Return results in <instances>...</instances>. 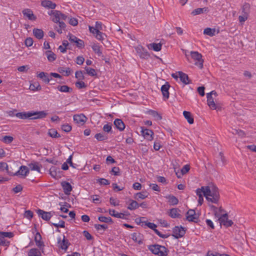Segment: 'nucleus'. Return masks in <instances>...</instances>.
<instances>
[{
    "label": "nucleus",
    "mask_w": 256,
    "mask_h": 256,
    "mask_svg": "<svg viewBox=\"0 0 256 256\" xmlns=\"http://www.w3.org/2000/svg\"><path fill=\"white\" fill-rule=\"evenodd\" d=\"M45 54L48 58V60L49 62H53L55 60L56 58V56L55 54H54L51 50H48L46 52Z\"/></svg>",
    "instance_id": "nucleus-33"
},
{
    "label": "nucleus",
    "mask_w": 256,
    "mask_h": 256,
    "mask_svg": "<svg viewBox=\"0 0 256 256\" xmlns=\"http://www.w3.org/2000/svg\"><path fill=\"white\" fill-rule=\"evenodd\" d=\"M223 212L225 211L222 209V206H219V204H214L209 203V214H213L216 221H218L220 218Z\"/></svg>",
    "instance_id": "nucleus-5"
},
{
    "label": "nucleus",
    "mask_w": 256,
    "mask_h": 256,
    "mask_svg": "<svg viewBox=\"0 0 256 256\" xmlns=\"http://www.w3.org/2000/svg\"><path fill=\"white\" fill-rule=\"evenodd\" d=\"M24 16L27 18L29 20H35L36 19V16L34 15L32 10L30 9H24L22 12Z\"/></svg>",
    "instance_id": "nucleus-15"
},
{
    "label": "nucleus",
    "mask_w": 256,
    "mask_h": 256,
    "mask_svg": "<svg viewBox=\"0 0 256 256\" xmlns=\"http://www.w3.org/2000/svg\"><path fill=\"white\" fill-rule=\"evenodd\" d=\"M234 134H238L240 136H244V131L240 130L234 129L232 132Z\"/></svg>",
    "instance_id": "nucleus-60"
},
{
    "label": "nucleus",
    "mask_w": 256,
    "mask_h": 256,
    "mask_svg": "<svg viewBox=\"0 0 256 256\" xmlns=\"http://www.w3.org/2000/svg\"><path fill=\"white\" fill-rule=\"evenodd\" d=\"M180 210L177 208H172L170 210L169 216L174 218H181V215L179 213Z\"/></svg>",
    "instance_id": "nucleus-24"
},
{
    "label": "nucleus",
    "mask_w": 256,
    "mask_h": 256,
    "mask_svg": "<svg viewBox=\"0 0 256 256\" xmlns=\"http://www.w3.org/2000/svg\"><path fill=\"white\" fill-rule=\"evenodd\" d=\"M58 240V242L60 244L61 248L62 250H66L70 244L68 240H66L65 236H64V238L62 242L60 238H59Z\"/></svg>",
    "instance_id": "nucleus-21"
},
{
    "label": "nucleus",
    "mask_w": 256,
    "mask_h": 256,
    "mask_svg": "<svg viewBox=\"0 0 256 256\" xmlns=\"http://www.w3.org/2000/svg\"><path fill=\"white\" fill-rule=\"evenodd\" d=\"M148 248L152 254L159 256H166L168 252L165 246L157 244L150 245Z\"/></svg>",
    "instance_id": "nucleus-3"
},
{
    "label": "nucleus",
    "mask_w": 256,
    "mask_h": 256,
    "mask_svg": "<svg viewBox=\"0 0 256 256\" xmlns=\"http://www.w3.org/2000/svg\"><path fill=\"white\" fill-rule=\"evenodd\" d=\"M144 225L148 226L150 229L154 230V229L156 228V225L154 223L150 222H144Z\"/></svg>",
    "instance_id": "nucleus-61"
},
{
    "label": "nucleus",
    "mask_w": 256,
    "mask_h": 256,
    "mask_svg": "<svg viewBox=\"0 0 256 256\" xmlns=\"http://www.w3.org/2000/svg\"><path fill=\"white\" fill-rule=\"evenodd\" d=\"M48 113L44 110L42 111H28L18 112L16 116L22 120H35L45 118Z\"/></svg>",
    "instance_id": "nucleus-1"
},
{
    "label": "nucleus",
    "mask_w": 256,
    "mask_h": 256,
    "mask_svg": "<svg viewBox=\"0 0 256 256\" xmlns=\"http://www.w3.org/2000/svg\"><path fill=\"white\" fill-rule=\"evenodd\" d=\"M41 5L48 9H54L56 7V4L49 0H44L41 2Z\"/></svg>",
    "instance_id": "nucleus-19"
},
{
    "label": "nucleus",
    "mask_w": 256,
    "mask_h": 256,
    "mask_svg": "<svg viewBox=\"0 0 256 256\" xmlns=\"http://www.w3.org/2000/svg\"><path fill=\"white\" fill-rule=\"evenodd\" d=\"M91 198H92L93 202L95 204H100V196L98 195H92L91 196Z\"/></svg>",
    "instance_id": "nucleus-59"
},
{
    "label": "nucleus",
    "mask_w": 256,
    "mask_h": 256,
    "mask_svg": "<svg viewBox=\"0 0 256 256\" xmlns=\"http://www.w3.org/2000/svg\"><path fill=\"white\" fill-rule=\"evenodd\" d=\"M114 124L120 131H123L125 128V124L120 119H116L114 122Z\"/></svg>",
    "instance_id": "nucleus-20"
},
{
    "label": "nucleus",
    "mask_w": 256,
    "mask_h": 256,
    "mask_svg": "<svg viewBox=\"0 0 256 256\" xmlns=\"http://www.w3.org/2000/svg\"><path fill=\"white\" fill-rule=\"evenodd\" d=\"M109 214L112 216H113L117 218H122V219H126V218L125 217V216L128 215V214H126L124 213L116 212L114 210H110Z\"/></svg>",
    "instance_id": "nucleus-23"
},
{
    "label": "nucleus",
    "mask_w": 256,
    "mask_h": 256,
    "mask_svg": "<svg viewBox=\"0 0 256 256\" xmlns=\"http://www.w3.org/2000/svg\"><path fill=\"white\" fill-rule=\"evenodd\" d=\"M128 202L129 204L127 208L130 210H134L139 207V204L136 200L130 199Z\"/></svg>",
    "instance_id": "nucleus-27"
},
{
    "label": "nucleus",
    "mask_w": 256,
    "mask_h": 256,
    "mask_svg": "<svg viewBox=\"0 0 256 256\" xmlns=\"http://www.w3.org/2000/svg\"><path fill=\"white\" fill-rule=\"evenodd\" d=\"M162 44L160 43H152L148 46L149 49H152L156 52H159L162 48Z\"/></svg>",
    "instance_id": "nucleus-29"
},
{
    "label": "nucleus",
    "mask_w": 256,
    "mask_h": 256,
    "mask_svg": "<svg viewBox=\"0 0 256 256\" xmlns=\"http://www.w3.org/2000/svg\"><path fill=\"white\" fill-rule=\"evenodd\" d=\"M28 256H41V252L36 248H31L28 253Z\"/></svg>",
    "instance_id": "nucleus-35"
},
{
    "label": "nucleus",
    "mask_w": 256,
    "mask_h": 256,
    "mask_svg": "<svg viewBox=\"0 0 256 256\" xmlns=\"http://www.w3.org/2000/svg\"><path fill=\"white\" fill-rule=\"evenodd\" d=\"M58 72L61 74H64L66 76H68L72 72L71 69L70 68H64L63 67H60L58 68Z\"/></svg>",
    "instance_id": "nucleus-37"
},
{
    "label": "nucleus",
    "mask_w": 256,
    "mask_h": 256,
    "mask_svg": "<svg viewBox=\"0 0 256 256\" xmlns=\"http://www.w3.org/2000/svg\"><path fill=\"white\" fill-rule=\"evenodd\" d=\"M75 76L76 78H78L80 80H82L84 78L82 72L81 70L76 71L75 74Z\"/></svg>",
    "instance_id": "nucleus-63"
},
{
    "label": "nucleus",
    "mask_w": 256,
    "mask_h": 256,
    "mask_svg": "<svg viewBox=\"0 0 256 256\" xmlns=\"http://www.w3.org/2000/svg\"><path fill=\"white\" fill-rule=\"evenodd\" d=\"M86 117L84 114H75L74 116V120L77 124H83L86 122Z\"/></svg>",
    "instance_id": "nucleus-18"
},
{
    "label": "nucleus",
    "mask_w": 256,
    "mask_h": 256,
    "mask_svg": "<svg viewBox=\"0 0 256 256\" xmlns=\"http://www.w3.org/2000/svg\"><path fill=\"white\" fill-rule=\"evenodd\" d=\"M76 86L79 89L85 88L86 86L83 81H78L76 82Z\"/></svg>",
    "instance_id": "nucleus-54"
},
{
    "label": "nucleus",
    "mask_w": 256,
    "mask_h": 256,
    "mask_svg": "<svg viewBox=\"0 0 256 256\" xmlns=\"http://www.w3.org/2000/svg\"><path fill=\"white\" fill-rule=\"evenodd\" d=\"M94 138L98 141H104L108 140V138L107 135L104 132H100L96 134L94 136Z\"/></svg>",
    "instance_id": "nucleus-36"
},
{
    "label": "nucleus",
    "mask_w": 256,
    "mask_h": 256,
    "mask_svg": "<svg viewBox=\"0 0 256 256\" xmlns=\"http://www.w3.org/2000/svg\"><path fill=\"white\" fill-rule=\"evenodd\" d=\"M186 219L188 222H196L198 219V216L196 214L194 210L190 209L186 212Z\"/></svg>",
    "instance_id": "nucleus-11"
},
{
    "label": "nucleus",
    "mask_w": 256,
    "mask_h": 256,
    "mask_svg": "<svg viewBox=\"0 0 256 256\" xmlns=\"http://www.w3.org/2000/svg\"><path fill=\"white\" fill-rule=\"evenodd\" d=\"M190 168L189 165L186 164L184 166L181 170L182 174L184 175L187 173L189 171Z\"/></svg>",
    "instance_id": "nucleus-57"
},
{
    "label": "nucleus",
    "mask_w": 256,
    "mask_h": 256,
    "mask_svg": "<svg viewBox=\"0 0 256 256\" xmlns=\"http://www.w3.org/2000/svg\"><path fill=\"white\" fill-rule=\"evenodd\" d=\"M218 221L220 222L221 224H223L226 227L230 226L234 224L232 220L228 219V214L227 213L222 214Z\"/></svg>",
    "instance_id": "nucleus-10"
},
{
    "label": "nucleus",
    "mask_w": 256,
    "mask_h": 256,
    "mask_svg": "<svg viewBox=\"0 0 256 256\" xmlns=\"http://www.w3.org/2000/svg\"><path fill=\"white\" fill-rule=\"evenodd\" d=\"M102 130L105 132L112 133V124L109 123L104 124L103 126Z\"/></svg>",
    "instance_id": "nucleus-48"
},
{
    "label": "nucleus",
    "mask_w": 256,
    "mask_h": 256,
    "mask_svg": "<svg viewBox=\"0 0 256 256\" xmlns=\"http://www.w3.org/2000/svg\"><path fill=\"white\" fill-rule=\"evenodd\" d=\"M48 134L50 137L53 138H58L60 137V134H58L57 130L54 128L50 129L48 130Z\"/></svg>",
    "instance_id": "nucleus-42"
},
{
    "label": "nucleus",
    "mask_w": 256,
    "mask_h": 256,
    "mask_svg": "<svg viewBox=\"0 0 256 256\" xmlns=\"http://www.w3.org/2000/svg\"><path fill=\"white\" fill-rule=\"evenodd\" d=\"M190 56L192 58L196 61L194 64L198 66L200 68H202V55L197 52H191Z\"/></svg>",
    "instance_id": "nucleus-8"
},
{
    "label": "nucleus",
    "mask_w": 256,
    "mask_h": 256,
    "mask_svg": "<svg viewBox=\"0 0 256 256\" xmlns=\"http://www.w3.org/2000/svg\"><path fill=\"white\" fill-rule=\"evenodd\" d=\"M14 138L12 136H5L2 137V141L5 144H10L12 142Z\"/></svg>",
    "instance_id": "nucleus-49"
},
{
    "label": "nucleus",
    "mask_w": 256,
    "mask_h": 256,
    "mask_svg": "<svg viewBox=\"0 0 256 256\" xmlns=\"http://www.w3.org/2000/svg\"><path fill=\"white\" fill-rule=\"evenodd\" d=\"M141 132L144 138L148 140H152L153 139L154 132L152 130L147 128H144L142 127Z\"/></svg>",
    "instance_id": "nucleus-12"
},
{
    "label": "nucleus",
    "mask_w": 256,
    "mask_h": 256,
    "mask_svg": "<svg viewBox=\"0 0 256 256\" xmlns=\"http://www.w3.org/2000/svg\"><path fill=\"white\" fill-rule=\"evenodd\" d=\"M220 200L219 188L214 182H209V203L218 204Z\"/></svg>",
    "instance_id": "nucleus-2"
},
{
    "label": "nucleus",
    "mask_w": 256,
    "mask_h": 256,
    "mask_svg": "<svg viewBox=\"0 0 256 256\" xmlns=\"http://www.w3.org/2000/svg\"><path fill=\"white\" fill-rule=\"evenodd\" d=\"M179 78L180 80L185 84L190 83L188 75L182 72H178Z\"/></svg>",
    "instance_id": "nucleus-22"
},
{
    "label": "nucleus",
    "mask_w": 256,
    "mask_h": 256,
    "mask_svg": "<svg viewBox=\"0 0 256 256\" xmlns=\"http://www.w3.org/2000/svg\"><path fill=\"white\" fill-rule=\"evenodd\" d=\"M29 168L25 166H20L18 170L15 173H12L8 172V174L11 176H20L22 178H25L29 173Z\"/></svg>",
    "instance_id": "nucleus-7"
},
{
    "label": "nucleus",
    "mask_w": 256,
    "mask_h": 256,
    "mask_svg": "<svg viewBox=\"0 0 256 256\" xmlns=\"http://www.w3.org/2000/svg\"><path fill=\"white\" fill-rule=\"evenodd\" d=\"M184 117L187 120L188 122L190 124H192L194 123V118L192 116L191 113L189 112L184 111L183 112Z\"/></svg>",
    "instance_id": "nucleus-34"
},
{
    "label": "nucleus",
    "mask_w": 256,
    "mask_h": 256,
    "mask_svg": "<svg viewBox=\"0 0 256 256\" xmlns=\"http://www.w3.org/2000/svg\"><path fill=\"white\" fill-rule=\"evenodd\" d=\"M207 10L206 8H198L194 10L191 14L193 16H196L198 14H200L203 13L204 12H206Z\"/></svg>",
    "instance_id": "nucleus-45"
},
{
    "label": "nucleus",
    "mask_w": 256,
    "mask_h": 256,
    "mask_svg": "<svg viewBox=\"0 0 256 256\" xmlns=\"http://www.w3.org/2000/svg\"><path fill=\"white\" fill-rule=\"evenodd\" d=\"M94 227L98 230H100L102 229L105 230L108 228V226L106 224H95L94 225Z\"/></svg>",
    "instance_id": "nucleus-51"
},
{
    "label": "nucleus",
    "mask_w": 256,
    "mask_h": 256,
    "mask_svg": "<svg viewBox=\"0 0 256 256\" xmlns=\"http://www.w3.org/2000/svg\"><path fill=\"white\" fill-rule=\"evenodd\" d=\"M170 87V86L168 82H166L165 84L162 85V86L161 87V91L163 95V96L165 99H168L169 98L170 94L168 90Z\"/></svg>",
    "instance_id": "nucleus-17"
},
{
    "label": "nucleus",
    "mask_w": 256,
    "mask_h": 256,
    "mask_svg": "<svg viewBox=\"0 0 256 256\" xmlns=\"http://www.w3.org/2000/svg\"><path fill=\"white\" fill-rule=\"evenodd\" d=\"M33 34L38 39H42L44 37V32L41 29L34 28Z\"/></svg>",
    "instance_id": "nucleus-30"
},
{
    "label": "nucleus",
    "mask_w": 256,
    "mask_h": 256,
    "mask_svg": "<svg viewBox=\"0 0 256 256\" xmlns=\"http://www.w3.org/2000/svg\"><path fill=\"white\" fill-rule=\"evenodd\" d=\"M132 239L135 242L138 243L139 244L142 243V236L140 233L134 232L132 234Z\"/></svg>",
    "instance_id": "nucleus-31"
},
{
    "label": "nucleus",
    "mask_w": 256,
    "mask_h": 256,
    "mask_svg": "<svg viewBox=\"0 0 256 256\" xmlns=\"http://www.w3.org/2000/svg\"><path fill=\"white\" fill-rule=\"evenodd\" d=\"M42 238L40 232H37L34 236V241L36 246L40 249H43L44 246V242L42 240Z\"/></svg>",
    "instance_id": "nucleus-14"
},
{
    "label": "nucleus",
    "mask_w": 256,
    "mask_h": 256,
    "mask_svg": "<svg viewBox=\"0 0 256 256\" xmlns=\"http://www.w3.org/2000/svg\"><path fill=\"white\" fill-rule=\"evenodd\" d=\"M112 172L113 173V174L115 176H120V168L118 167L114 166L112 169Z\"/></svg>",
    "instance_id": "nucleus-62"
},
{
    "label": "nucleus",
    "mask_w": 256,
    "mask_h": 256,
    "mask_svg": "<svg viewBox=\"0 0 256 256\" xmlns=\"http://www.w3.org/2000/svg\"><path fill=\"white\" fill-rule=\"evenodd\" d=\"M0 235H2L4 238H12L14 236L13 232H0Z\"/></svg>",
    "instance_id": "nucleus-53"
},
{
    "label": "nucleus",
    "mask_w": 256,
    "mask_h": 256,
    "mask_svg": "<svg viewBox=\"0 0 256 256\" xmlns=\"http://www.w3.org/2000/svg\"><path fill=\"white\" fill-rule=\"evenodd\" d=\"M98 220L100 222L105 223H113V221L110 217H106L104 216H100L98 218Z\"/></svg>",
    "instance_id": "nucleus-44"
},
{
    "label": "nucleus",
    "mask_w": 256,
    "mask_h": 256,
    "mask_svg": "<svg viewBox=\"0 0 256 256\" xmlns=\"http://www.w3.org/2000/svg\"><path fill=\"white\" fill-rule=\"evenodd\" d=\"M84 70L86 71V73L89 76H96L97 74L96 70L94 68L86 66L84 68Z\"/></svg>",
    "instance_id": "nucleus-40"
},
{
    "label": "nucleus",
    "mask_w": 256,
    "mask_h": 256,
    "mask_svg": "<svg viewBox=\"0 0 256 256\" xmlns=\"http://www.w3.org/2000/svg\"><path fill=\"white\" fill-rule=\"evenodd\" d=\"M92 49L96 54H98V56H102V53L100 50V48L98 45L94 44L92 46Z\"/></svg>",
    "instance_id": "nucleus-46"
},
{
    "label": "nucleus",
    "mask_w": 256,
    "mask_h": 256,
    "mask_svg": "<svg viewBox=\"0 0 256 256\" xmlns=\"http://www.w3.org/2000/svg\"><path fill=\"white\" fill-rule=\"evenodd\" d=\"M166 198L168 199L169 203L172 205H176L178 202V200L174 196L169 195L166 196Z\"/></svg>",
    "instance_id": "nucleus-38"
},
{
    "label": "nucleus",
    "mask_w": 256,
    "mask_h": 256,
    "mask_svg": "<svg viewBox=\"0 0 256 256\" xmlns=\"http://www.w3.org/2000/svg\"><path fill=\"white\" fill-rule=\"evenodd\" d=\"M42 88L38 82L31 84L30 86V89L32 91H38L41 90Z\"/></svg>",
    "instance_id": "nucleus-41"
},
{
    "label": "nucleus",
    "mask_w": 256,
    "mask_h": 256,
    "mask_svg": "<svg viewBox=\"0 0 256 256\" xmlns=\"http://www.w3.org/2000/svg\"><path fill=\"white\" fill-rule=\"evenodd\" d=\"M56 88L58 90L63 92L70 93L72 92V88L66 85L60 86L58 85Z\"/></svg>",
    "instance_id": "nucleus-28"
},
{
    "label": "nucleus",
    "mask_w": 256,
    "mask_h": 256,
    "mask_svg": "<svg viewBox=\"0 0 256 256\" xmlns=\"http://www.w3.org/2000/svg\"><path fill=\"white\" fill-rule=\"evenodd\" d=\"M105 34L100 32V30L98 33H96V38L98 40H99L102 41L104 39V36H105Z\"/></svg>",
    "instance_id": "nucleus-56"
},
{
    "label": "nucleus",
    "mask_w": 256,
    "mask_h": 256,
    "mask_svg": "<svg viewBox=\"0 0 256 256\" xmlns=\"http://www.w3.org/2000/svg\"><path fill=\"white\" fill-rule=\"evenodd\" d=\"M50 174L53 178H59L60 176L57 174V172H60L59 168H58L55 166H52L50 168Z\"/></svg>",
    "instance_id": "nucleus-39"
},
{
    "label": "nucleus",
    "mask_w": 256,
    "mask_h": 256,
    "mask_svg": "<svg viewBox=\"0 0 256 256\" xmlns=\"http://www.w3.org/2000/svg\"><path fill=\"white\" fill-rule=\"evenodd\" d=\"M196 194L198 196V204L202 205L204 201V196L208 200V186H202L201 188H198L196 190Z\"/></svg>",
    "instance_id": "nucleus-6"
},
{
    "label": "nucleus",
    "mask_w": 256,
    "mask_h": 256,
    "mask_svg": "<svg viewBox=\"0 0 256 256\" xmlns=\"http://www.w3.org/2000/svg\"><path fill=\"white\" fill-rule=\"evenodd\" d=\"M248 16L244 14H242V16H238V20H239L240 22L242 24L246 20H247Z\"/></svg>",
    "instance_id": "nucleus-64"
},
{
    "label": "nucleus",
    "mask_w": 256,
    "mask_h": 256,
    "mask_svg": "<svg viewBox=\"0 0 256 256\" xmlns=\"http://www.w3.org/2000/svg\"><path fill=\"white\" fill-rule=\"evenodd\" d=\"M250 6L248 3H244L242 7V14L248 16L250 12Z\"/></svg>",
    "instance_id": "nucleus-32"
},
{
    "label": "nucleus",
    "mask_w": 256,
    "mask_h": 256,
    "mask_svg": "<svg viewBox=\"0 0 256 256\" xmlns=\"http://www.w3.org/2000/svg\"><path fill=\"white\" fill-rule=\"evenodd\" d=\"M28 166L32 170H36L40 172L42 165L38 162H34L28 164Z\"/></svg>",
    "instance_id": "nucleus-26"
},
{
    "label": "nucleus",
    "mask_w": 256,
    "mask_h": 256,
    "mask_svg": "<svg viewBox=\"0 0 256 256\" xmlns=\"http://www.w3.org/2000/svg\"><path fill=\"white\" fill-rule=\"evenodd\" d=\"M172 232H173L172 236H174L176 238H178L182 237L186 233V230H184V228L182 227V226H176L173 228Z\"/></svg>",
    "instance_id": "nucleus-9"
},
{
    "label": "nucleus",
    "mask_w": 256,
    "mask_h": 256,
    "mask_svg": "<svg viewBox=\"0 0 256 256\" xmlns=\"http://www.w3.org/2000/svg\"><path fill=\"white\" fill-rule=\"evenodd\" d=\"M37 76L42 79L46 83H49L52 79V78H49L48 73L44 72H40L38 74Z\"/></svg>",
    "instance_id": "nucleus-25"
},
{
    "label": "nucleus",
    "mask_w": 256,
    "mask_h": 256,
    "mask_svg": "<svg viewBox=\"0 0 256 256\" xmlns=\"http://www.w3.org/2000/svg\"><path fill=\"white\" fill-rule=\"evenodd\" d=\"M62 129L64 132H68L72 130V126L68 124H65L62 126Z\"/></svg>",
    "instance_id": "nucleus-55"
},
{
    "label": "nucleus",
    "mask_w": 256,
    "mask_h": 256,
    "mask_svg": "<svg viewBox=\"0 0 256 256\" xmlns=\"http://www.w3.org/2000/svg\"><path fill=\"white\" fill-rule=\"evenodd\" d=\"M147 196H148L146 195L144 192H140L136 193L134 195V198L136 200H138L140 199L144 200L145 198H146Z\"/></svg>",
    "instance_id": "nucleus-47"
},
{
    "label": "nucleus",
    "mask_w": 256,
    "mask_h": 256,
    "mask_svg": "<svg viewBox=\"0 0 256 256\" xmlns=\"http://www.w3.org/2000/svg\"><path fill=\"white\" fill-rule=\"evenodd\" d=\"M37 213L40 216L45 220H49L51 217L52 216V214L51 212H44L42 210H38L37 211Z\"/></svg>",
    "instance_id": "nucleus-16"
},
{
    "label": "nucleus",
    "mask_w": 256,
    "mask_h": 256,
    "mask_svg": "<svg viewBox=\"0 0 256 256\" xmlns=\"http://www.w3.org/2000/svg\"><path fill=\"white\" fill-rule=\"evenodd\" d=\"M216 96L217 94L214 90L209 92V108L212 110H215L218 111L221 110L222 106L216 99Z\"/></svg>",
    "instance_id": "nucleus-4"
},
{
    "label": "nucleus",
    "mask_w": 256,
    "mask_h": 256,
    "mask_svg": "<svg viewBox=\"0 0 256 256\" xmlns=\"http://www.w3.org/2000/svg\"><path fill=\"white\" fill-rule=\"evenodd\" d=\"M24 43L26 46H28V47L30 46L33 44V40L31 38H28L25 40Z\"/></svg>",
    "instance_id": "nucleus-58"
},
{
    "label": "nucleus",
    "mask_w": 256,
    "mask_h": 256,
    "mask_svg": "<svg viewBox=\"0 0 256 256\" xmlns=\"http://www.w3.org/2000/svg\"><path fill=\"white\" fill-rule=\"evenodd\" d=\"M61 186L63 188L64 193L66 195H69L72 190V186L68 182L64 181L61 182Z\"/></svg>",
    "instance_id": "nucleus-13"
},
{
    "label": "nucleus",
    "mask_w": 256,
    "mask_h": 256,
    "mask_svg": "<svg viewBox=\"0 0 256 256\" xmlns=\"http://www.w3.org/2000/svg\"><path fill=\"white\" fill-rule=\"evenodd\" d=\"M150 114L158 120H160L162 116L157 112L154 110H150Z\"/></svg>",
    "instance_id": "nucleus-50"
},
{
    "label": "nucleus",
    "mask_w": 256,
    "mask_h": 256,
    "mask_svg": "<svg viewBox=\"0 0 256 256\" xmlns=\"http://www.w3.org/2000/svg\"><path fill=\"white\" fill-rule=\"evenodd\" d=\"M52 21L54 22L58 23L60 21V12L58 10H54L52 12Z\"/></svg>",
    "instance_id": "nucleus-43"
},
{
    "label": "nucleus",
    "mask_w": 256,
    "mask_h": 256,
    "mask_svg": "<svg viewBox=\"0 0 256 256\" xmlns=\"http://www.w3.org/2000/svg\"><path fill=\"white\" fill-rule=\"evenodd\" d=\"M220 32L219 28H209V36H212L216 34H218Z\"/></svg>",
    "instance_id": "nucleus-52"
}]
</instances>
